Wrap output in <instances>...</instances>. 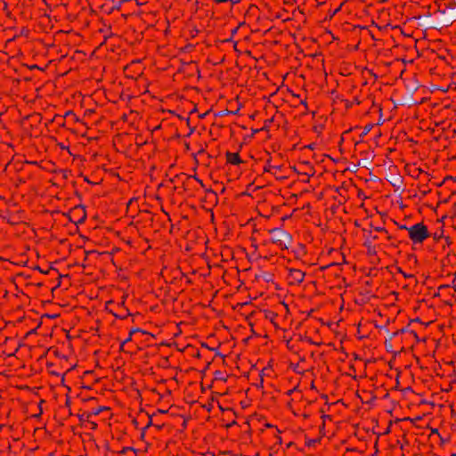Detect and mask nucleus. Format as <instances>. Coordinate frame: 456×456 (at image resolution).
Masks as SVG:
<instances>
[{"mask_svg":"<svg viewBox=\"0 0 456 456\" xmlns=\"http://www.w3.org/2000/svg\"><path fill=\"white\" fill-rule=\"evenodd\" d=\"M408 233L413 244H422L427 239L431 237V232L423 222L417 223L409 227Z\"/></svg>","mask_w":456,"mask_h":456,"instance_id":"obj_1","label":"nucleus"},{"mask_svg":"<svg viewBox=\"0 0 456 456\" xmlns=\"http://www.w3.org/2000/svg\"><path fill=\"white\" fill-rule=\"evenodd\" d=\"M269 233L273 234L270 239L271 243L276 244L281 250L289 249L293 241L292 235L281 228L271 229Z\"/></svg>","mask_w":456,"mask_h":456,"instance_id":"obj_2","label":"nucleus"},{"mask_svg":"<svg viewBox=\"0 0 456 456\" xmlns=\"http://www.w3.org/2000/svg\"><path fill=\"white\" fill-rule=\"evenodd\" d=\"M434 13L440 14L438 20L432 23V28H437L439 27L440 28H443V27L448 28L456 20V12H455L451 11V13H449V12L446 13L445 10H443V11L440 10L439 5H438V9Z\"/></svg>","mask_w":456,"mask_h":456,"instance_id":"obj_3","label":"nucleus"},{"mask_svg":"<svg viewBox=\"0 0 456 456\" xmlns=\"http://www.w3.org/2000/svg\"><path fill=\"white\" fill-rule=\"evenodd\" d=\"M66 216L69 217V220L75 224H83L86 220V207L83 205L75 206Z\"/></svg>","mask_w":456,"mask_h":456,"instance_id":"obj_4","label":"nucleus"},{"mask_svg":"<svg viewBox=\"0 0 456 456\" xmlns=\"http://www.w3.org/2000/svg\"><path fill=\"white\" fill-rule=\"evenodd\" d=\"M105 309L111 314L116 319L125 320L132 314L127 308H122V306H117L113 300L106 302Z\"/></svg>","mask_w":456,"mask_h":456,"instance_id":"obj_5","label":"nucleus"},{"mask_svg":"<svg viewBox=\"0 0 456 456\" xmlns=\"http://www.w3.org/2000/svg\"><path fill=\"white\" fill-rule=\"evenodd\" d=\"M180 179H183L182 183L184 191H189V184L192 183V180H195L202 188H205L203 181L200 178H199L196 175H191L185 173H181L179 175H176L174 178L170 179V182L175 183V180Z\"/></svg>","mask_w":456,"mask_h":456,"instance_id":"obj_6","label":"nucleus"},{"mask_svg":"<svg viewBox=\"0 0 456 456\" xmlns=\"http://www.w3.org/2000/svg\"><path fill=\"white\" fill-rule=\"evenodd\" d=\"M301 169H297L296 167H293L294 172L299 175H306L307 179L305 181V183L309 182V178L314 176L315 174L314 167L309 162H303L300 164Z\"/></svg>","mask_w":456,"mask_h":456,"instance_id":"obj_7","label":"nucleus"},{"mask_svg":"<svg viewBox=\"0 0 456 456\" xmlns=\"http://www.w3.org/2000/svg\"><path fill=\"white\" fill-rule=\"evenodd\" d=\"M245 20L252 21L260 18V9L257 5L250 4L244 14Z\"/></svg>","mask_w":456,"mask_h":456,"instance_id":"obj_8","label":"nucleus"},{"mask_svg":"<svg viewBox=\"0 0 456 456\" xmlns=\"http://www.w3.org/2000/svg\"><path fill=\"white\" fill-rule=\"evenodd\" d=\"M289 276L293 280L295 283L299 285L304 281L305 273L299 269L289 268Z\"/></svg>","mask_w":456,"mask_h":456,"instance_id":"obj_9","label":"nucleus"},{"mask_svg":"<svg viewBox=\"0 0 456 456\" xmlns=\"http://www.w3.org/2000/svg\"><path fill=\"white\" fill-rule=\"evenodd\" d=\"M225 158H226V162L231 165L238 166V165L243 163V160L240 159L239 152L226 151Z\"/></svg>","mask_w":456,"mask_h":456,"instance_id":"obj_10","label":"nucleus"},{"mask_svg":"<svg viewBox=\"0 0 456 456\" xmlns=\"http://www.w3.org/2000/svg\"><path fill=\"white\" fill-rule=\"evenodd\" d=\"M54 119H61L64 121H68L69 123H76L78 121V118L72 110L66 111L63 116L57 114L54 116Z\"/></svg>","mask_w":456,"mask_h":456,"instance_id":"obj_11","label":"nucleus"},{"mask_svg":"<svg viewBox=\"0 0 456 456\" xmlns=\"http://www.w3.org/2000/svg\"><path fill=\"white\" fill-rule=\"evenodd\" d=\"M393 338H391V334L389 335V337L387 338H386L385 343H384L385 344V348H386L387 352L392 353L395 355H396L401 351H403V346L401 347L400 351H395L393 349V344H392V339Z\"/></svg>","mask_w":456,"mask_h":456,"instance_id":"obj_12","label":"nucleus"},{"mask_svg":"<svg viewBox=\"0 0 456 456\" xmlns=\"http://www.w3.org/2000/svg\"><path fill=\"white\" fill-rule=\"evenodd\" d=\"M77 417L79 420L80 426H83L86 422H91V418L93 417L90 412H78Z\"/></svg>","mask_w":456,"mask_h":456,"instance_id":"obj_13","label":"nucleus"},{"mask_svg":"<svg viewBox=\"0 0 456 456\" xmlns=\"http://www.w3.org/2000/svg\"><path fill=\"white\" fill-rule=\"evenodd\" d=\"M205 193H206L205 197L207 200H208L209 201L214 202L216 204L218 202L217 193L214 190H212L211 188L206 189Z\"/></svg>","mask_w":456,"mask_h":456,"instance_id":"obj_14","label":"nucleus"},{"mask_svg":"<svg viewBox=\"0 0 456 456\" xmlns=\"http://www.w3.org/2000/svg\"><path fill=\"white\" fill-rule=\"evenodd\" d=\"M363 246L366 248L367 249V255L368 256H377V250H376V248L375 246H373L371 244V242L369 240H366L364 242H363Z\"/></svg>","mask_w":456,"mask_h":456,"instance_id":"obj_15","label":"nucleus"},{"mask_svg":"<svg viewBox=\"0 0 456 456\" xmlns=\"http://www.w3.org/2000/svg\"><path fill=\"white\" fill-rule=\"evenodd\" d=\"M444 226H441L436 232L431 233V237L433 238L435 242H438L442 238L444 237Z\"/></svg>","mask_w":456,"mask_h":456,"instance_id":"obj_16","label":"nucleus"},{"mask_svg":"<svg viewBox=\"0 0 456 456\" xmlns=\"http://www.w3.org/2000/svg\"><path fill=\"white\" fill-rule=\"evenodd\" d=\"M272 158L270 157L265 163V166L264 167V172H271L272 169L281 170V166H272L271 165Z\"/></svg>","mask_w":456,"mask_h":456,"instance_id":"obj_17","label":"nucleus"},{"mask_svg":"<svg viewBox=\"0 0 456 456\" xmlns=\"http://www.w3.org/2000/svg\"><path fill=\"white\" fill-rule=\"evenodd\" d=\"M228 377H229V375L224 374L221 370H216L214 372L215 380H221V381L226 382L228 379Z\"/></svg>","mask_w":456,"mask_h":456,"instance_id":"obj_18","label":"nucleus"},{"mask_svg":"<svg viewBox=\"0 0 456 456\" xmlns=\"http://www.w3.org/2000/svg\"><path fill=\"white\" fill-rule=\"evenodd\" d=\"M155 415H156V413H153L152 415H149V414H148L149 421H148V423L146 424V426H145V427H143V428H142V433H141V438H142H142L144 437V436H145V431H146V429H148L150 427H151V426H153V425H154V423L152 422V418H153V416H155Z\"/></svg>","mask_w":456,"mask_h":456,"instance_id":"obj_19","label":"nucleus"},{"mask_svg":"<svg viewBox=\"0 0 456 456\" xmlns=\"http://www.w3.org/2000/svg\"><path fill=\"white\" fill-rule=\"evenodd\" d=\"M244 24H245V21L240 22V23L239 24V26H238V27H236V28H232V29L231 30V37H230L221 39L220 41H221L222 43H227V42H231V41H232V37L237 33V31H238L239 28H240V26L244 25Z\"/></svg>","mask_w":456,"mask_h":456,"instance_id":"obj_20","label":"nucleus"},{"mask_svg":"<svg viewBox=\"0 0 456 456\" xmlns=\"http://www.w3.org/2000/svg\"><path fill=\"white\" fill-rule=\"evenodd\" d=\"M409 327H410V326H408V324H407L405 327H403V328H402V329H400V330H397L396 331H395V332H393V333L391 334V338H396V337H397V336H399L400 334H404V333H407V332H409V333L411 334V330H410V328H409Z\"/></svg>","mask_w":456,"mask_h":456,"instance_id":"obj_21","label":"nucleus"},{"mask_svg":"<svg viewBox=\"0 0 456 456\" xmlns=\"http://www.w3.org/2000/svg\"><path fill=\"white\" fill-rule=\"evenodd\" d=\"M110 408L108 406H99L97 408H94L92 410V411H90V413L92 414V416H96L104 411H110Z\"/></svg>","mask_w":456,"mask_h":456,"instance_id":"obj_22","label":"nucleus"},{"mask_svg":"<svg viewBox=\"0 0 456 456\" xmlns=\"http://www.w3.org/2000/svg\"><path fill=\"white\" fill-rule=\"evenodd\" d=\"M374 124L369 123L363 128L362 133L360 134V138L362 139L365 135H367L370 130L373 128Z\"/></svg>","mask_w":456,"mask_h":456,"instance_id":"obj_23","label":"nucleus"},{"mask_svg":"<svg viewBox=\"0 0 456 456\" xmlns=\"http://www.w3.org/2000/svg\"><path fill=\"white\" fill-rule=\"evenodd\" d=\"M135 333H139V328H132L129 330L128 337L123 341L125 344L132 341L133 335Z\"/></svg>","mask_w":456,"mask_h":456,"instance_id":"obj_24","label":"nucleus"},{"mask_svg":"<svg viewBox=\"0 0 456 456\" xmlns=\"http://www.w3.org/2000/svg\"><path fill=\"white\" fill-rule=\"evenodd\" d=\"M265 316L266 319H269L272 322H273V320L278 316L276 313L271 310H265Z\"/></svg>","mask_w":456,"mask_h":456,"instance_id":"obj_25","label":"nucleus"},{"mask_svg":"<svg viewBox=\"0 0 456 456\" xmlns=\"http://www.w3.org/2000/svg\"><path fill=\"white\" fill-rule=\"evenodd\" d=\"M321 440H322L321 437L314 438V439H306L305 445L308 447L314 446L316 444H320Z\"/></svg>","mask_w":456,"mask_h":456,"instance_id":"obj_26","label":"nucleus"},{"mask_svg":"<svg viewBox=\"0 0 456 456\" xmlns=\"http://www.w3.org/2000/svg\"><path fill=\"white\" fill-rule=\"evenodd\" d=\"M239 111V110H235V111H232V110H229L227 109L224 110H221L219 111L217 114H216V116L218 117H224V116H226V115H234L236 114L237 112Z\"/></svg>","mask_w":456,"mask_h":456,"instance_id":"obj_27","label":"nucleus"},{"mask_svg":"<svg viewBox=\"0 0 456 456\" xmlns=\"http://www.w3.org/2000/svg\"><path fill=\"white\" fill-rule=\"evenodd\" d=\"M127 452H134V453H136L137 450L134 449V447L127 446V447H123L122 450L118 452V453L120 455H123V454H126Z\"/></svg>","mask_w":456,"mask_h":456,"instance_id":"obj_28","label":"nucleus"},{"mask_svg":"<svg viewBox=\"0 0 456 456\" xmlns=\"http://www.w3.org/2000/svg\"><path fill=\"white\" fill-rule=\"evenodd\" d=\"M42 325V321H40L37 324V326L30 330H28L25 336H24V338H27L28 336L30 335H33V334H37V329L40 328V326Z\"/></svg>","mask_w":456,"mask_h":456,"instance_id":"obj_29","label":"nucleus"},{"mask_svg":"<svg viewBox=\"0 0 456 456\" xmlns=\"http://www.w3.org/2000/svg\"><path fill=\"white\" fill-rule=\"evenodd\" d=\"M211 1L216 4H226L228 2H232L233 4H237L240 3L242 0H236V1H233V0H211Z\"/></svg>","mask_w":456,"mask_h":456,"instance_id":"obj_30","label":"nucleus"},{"mask_svg":"<svg viewBox=\"0 0 456 456\" xmlns=\"http://www.w3.org/2000/svg\"><path fill=\"white\" fill-rule=\"evenodd\" d=\"M195 48V45L192 44H187L184 47L181 49L183 53H191Z\"/></svg>","mask_w":456,"mask_h":456,"instance_id":"obj_31","label":"nucleus"},{"mask_svg":"<svg viewBox=\"0 0 456 456\" xmlns=\"http://www.w3.org/2000/svg\"><path fill=\"white\" fill-rule=\"evenodd\" d=\"M213 402H214V398L212 397L210 399V401L207 403V404H204L202 405V407L207 410L208 412H210L213 409Z\"/></svg>","mask_w":456,"mask_h":456,"instance_id":"obj_32","label":"nucleus"},{"mask_svg":"<svg viewBox=\"0 0 456 456\" xmlns=\"http://www.w3.org/2000/svg\"><path fill=\"white\" fill-rule=\"evenodd\" d=\"M422 418L420 416L419 417H416L415 419H411L410 417H407V418H404V419H397L395 421L398 422V421H411V422H415L416 420H420Z\"/></svg>","mask_w":456,"mask_h":456,"instance_id":"obj_33","label":"nucleus"},{"mask_svg":"<svg viewBox=\"0 0 456 456\" xmlns=\"http://www.w3.org/2000/svg\"><path fill=\"white\" fill-rule=\"evenodd\" d=\"M58 317H60V314H44L41 316V319H44V318H48V319H57Z\"/></svg>","mask_w":456,"mask_h":456,"instance_id":"obj_34","label":"nucleus"},{"mask_svg":"<svg viewBox=\"0 0 456 456\" xmlns=\"http://www.w3.org/2000/svg\"><path fill=\"white\" fill-rule=\"evenodd\" d=\"M396 272H397L398 273L403 274V276L404 278H406V279H407V278H411V277H413V275H412V274H408V273H404V272L403 271V269H402L401 267H399V266H397V267H396Z\"/></svg>","mask_w":456,"mask_h":456,"instance_id":"obj_35","label":"nucleus"},{"mask_svg":"<svg viewBox=\"0 0 456 456\" xmlns=\"http://www.w3.org/2000/svg\"><path fill=\"white\" fill-rule=\"evenodd\" d=\"M186 124L189 127V133L186 136H190L192 133H194L195 131V126H191V124H190V118H186Z\"/></svg>","mask_w":456,"mask_h":456,"instance_id":"obj_36","label":"nucleus"},{"mask_svg":"<svg viewBox=\"0 0 456 456\" xmlns=\"http://www.w3.org/2000/svg\"><path fill=\"white\" fill-rule=\"evenodd\" d=\"M35 269H36V270H37V271H39L41 273H45V274H48V273H49V272H50L51 270H54V271H56V272H57V270H56V269H54V268H53V267H52V266H51L48 270H46V271L43 270V268H41V267H40V266H38V265H37V266L35 267Z\"/></svg>","mask_w":456,"mask_h":456,"instance_id":"obj_37","label":"nucleus"},{"mask_svg":"<svg viewBox=\"0 0 456 456\" xmlns=\"http://www.w3.org/2000/svg\"><path fill=\"white\" fill-rule=\"evenodd\" d=\"M447 181H453L454 183H456V177H453L452 175H446L444 178L443 182L441 183L437 184V186H441L443 183H444Z\"/></svg>","mask_w":456,"mask_h":456,"instance_id":"obj_38","label":"nucleus"},{"mask_svg":"<svg viewBox=\"0 0 456 456\" xmlns=\"http://www.w3.org/2000/svg\"><path fill=\"white\" fill-rule=\"evenodd\" d=\"M320 437L322 438L325 436V422L322 421V425L319 427Z\"/></svg>","mask_w":456,"mask_h":456,"instance_id":"obj_39","label":"nucleus"},{"mask_svg":"<svg viewBox=\"0 0 456 456\" xmlns=\"http://www.w3.org/2000/svg\"><path fill=\"white\" fill-rule=\"evenodd\" d=\"M412 322H419V323L424 324V322L419 317H417L415 319H411L408 322V326H410ZM428 324H429V322L425 323L426 326H428Z\"/></svg>","mask_w":456,"mask_h":456,"instance_id":"obj_40","label":"nucleus"},{"mask_svg":"<svg viewBox=\"0 0 456 456\" xmlns=\"http://www.w3.org/2000/svg\"><path fill=\"white\" fill-rule=\"evenodd\" d=\"M273 121V119H266L265 121L264 126L261 127V131H268L269 130V124Z\"/></svg>","mask_w":456,"mask_h":456,"instance_id":"obj_41","label":"nucleus"},{"mask_svg":"<svg viewBox=\"0 0 456 456\" xmlns=\"http://www.w3.org/2000/svg\"><path fill=\"white\" fill-rule=\"evenodd\" d=\"M392 424H393V421L390 420L389 423H388V426L387 428H385V431L382 433V434H379V436L380 435H388L390 432H391V427H392Z\"/></svg>","mask_w":456,"mask_h":456,"instance_id":"obj_42","label":"nucleus"},{"mask_svg":"<svg viewBox=\"0 0 456 456\" xmlns=\"http://www.w3.org/2000/svg\"><path fill=\"white\" fill-rule=\"evenodd\" d=\"M71 401L69 396L67 395L66 401H65V406L70 409ZM69 414L72 415L71 410H69Z\"/></svg>","mask_w":456,"mask_h":456,"instance_id":"obj_43","label":"nucleus"},{"mask_svg":"<svg viewBox=\"0 0 456 456\" xmlns=\"http://www.w3.org/2000/svg\"><path fill=\"white\" fill-rule=\"evenodd\" d=\"M432 12H431V5H428L427 7V11L425 12V13L423 14V17L424 18H430L432 16Z\"/></svg>","mask_w":456,"mask_h":456,"instance_id":"obj_44","label":"nucleus"},{"mask_svg":"<svg viewBox=\"0 0 456 456\" xmlns=\"http://www.w3.org/2000/svg\"><path fill=\"white\" fill-rule=\"evenodd\" d=\"M267 369L265 368L262 370L261 373H260V383H258V385H256V387H263V385H264V378H263V373L265 370H266Z\"/></svg>","mask_w":456,"mask_h":456,"instance_id":"obj_45","label":"nucleus"},{"mask_svg":"<svg viewBox=\"0 0 456 456\" xmlns=\"http://www.w3.org/2000/svg\"><path fill=\"white\" fill-rule=\"evenodd\" d=\"M411 334L413 336L416 343H419L421 341V339L419 338V336L415 330H411Z\"/></svg>","mask_w":456,"mask_h":456,"instance_id":"obj_46","label":"nucleus"},{"mask_svg":"<svg viewBox=\"0 0 456 456\" xmlns=\"http://www.w3.org/2000/svg\"><path fill=\"white\" fill-rule=\"evenodd\" d=\"M22 346L21 343L19 344L18 347L12 352V353H9V354H6V356L7 357H12V356H15L16 353L18 352L19 348Z\"/></svg>","mask_w":456,"mask_h":456,"instance_id":"obj_47","label":"nucleus"},{"mask_svg":"<svg viewBox=\"0 0 456 456\" xmlns=\"http://www.w3.org/2000/svg\"><path fill=\"white\" fill-rule=\"evenodd\" d=\"M374 229H375V231L379 232H385L386 234L388 233L387 230L381 226L374 227Z\"/></svg>","mask_w":456,"mask_h":456,"instance_id":"obj_48","label":"nucleus"},{"mask_svg":"<svg viewBox=\"0 0 456 456\" xmlns=\"http://www.w3.org/2000/svg\"><path fill=\"white\" fill-rule=\"evenodd\" d=\"M200 30L194 28L190 31L191 37H195L199 34Z\"/></svg>","mask_w":456,"mask_h":456,"instance_id":"obj_49","label":"nucleus"},{"mask_svg":"<svg viewBox=\"0 0 456 456\" xmlns=\"http://www.w3.org/2000/svg\"><path fill=\"white\" fill-rule=\"evenodd\" d=\"M297 388H298V386H296L294 388L288 390V391L286 392V395H287L288 396H290V395H291L295 391H297Z\"/></svg>","mask_w":456,"mask_h":456,"instance_id":"obj_50","label":"nucleus"},{"mask_svg":"<svg viewBox=\"0 0 456 456\" xmlns=\"http://www.w3.org/2000/svg\"><path fill=\"white\" fill-rule=\"evenodd\" d=\"M132 317V322H136V317H141V314L140 313H135V314H132V315H130Z\"/></svg>","mask_w":456,"mask_h":456,"instance_id":"obj_51","label":"nucleus"},{"mask_svg":"<svg viewBox=\"0 0 456 456\" xmlns=\"http://www.w3.org/2000/svg\"><path fill=\"white\" fill-rule=\"evenodd\" d=\"M126 297H123V300L120 303L116 304L117 306H122V308H126Z\"/></svg>","mask_w":456,"mask_h":456,"instance_id":"obj_52","label":"nucleus"},{"mask_svg":"<svg viewBox=\"0 0 456 456\" xmlns=\"http://www.w3.org/2000/svg\"><path fill=\"white\" fill-rule=\"evenodd\" d=\"M91 425L92 430H96L98 428V425L95 421L91 420V422H88Z\"/></svg>","mask_w":456,"mask_h":456,"instance_id":"obj_53","label":"nucleus"},{"mask_svg":"<svg viewBox=\"0 0 456 456\" xmlns=\"http://www.w3.org/2000/svg\"><path fill=\"white\" fill-rule=\"evenodd\" d=\"M261 131V128H252L251 129V135L250 137H254L255 134H256L257 133H259Z\"/></svg>","mask_w":456,"mask_h":456,"instance_id":"obj_54","label":"nucleus"},{"mask_svg":"<svg viewBox=\"0 0 456 456\" xmlns=\"http://www.w3.org/2000/svg\"><path fill=\"white\" fill-rule=\"evenodd\" d=\"M5 220H6V222H7L8 224H10L11 225H15V224H19V222H18V221H13V218H7V217H6V219H5Z\"/></svg>","mask_w":456,"mask_h":456,"instance_id":"obj_55","label":"nucleus"},{"mask_svg":"<svg viewBox=\"0 0 456 456\" xmlns=\"http://www.w3.org/2000/svg\"><path fill=\"white\" fill-rule=\"evenodd\" d=\"M394 222L398 226V228L400 230H407L408 231L409 227H407L405 224H399L397 222H395V221H394Z\"/></svg>","mask_w":456,"mask_h":456,"instance_id":"obj_56","label":"nucleus"},{"mask_svg":"<svg viewBox=\"0 0 456 456\" xmlns=\"http://www.w3.org/2000/svg\"><path fill=\"white\" fill-rule=\"evenodd\" d=\"M139 332L142 333V334H146V335H149L151 336V338H155V335H153L152 333H150V332H147L145 330H143L142 329L139 328Z\"/></svg>","mask_w":456,"mask_h":456,"instance_id":"obj_57","label":"nucleus"},{"mask_svg":"<svg viewBox=\"0 0 456 456\" xmlns=\"http://www.w3.org/2000/svg\"><path fill=\"white\" fill-rule=\"evenodd\" d=\"M444 238L446 246L449 247L452 243L451 238L449 236H446V237L444 236Z\"/></svg>","mask_w":456,"mask_h":456,"instance_id":"obj_58","label":"nucleus"},{"mask_svg":"<svg viewBox=\"0 0 456 456\" xmlns=\"http://www.w3.org/2000/svg\"><path fill=\"white\" fill-rule=\"evenodd\" d=\"M338 265V264H337V263H330V264H329V265H327L322 266L320 269H321L322 271H323V270H326V269H328L329 267L333 266V265Z\"/></svg>","mask_w":456,"mask_h":456,"instance_id":"obj_59","label":"nucleus"},{"mask_svg":"<svg viewBox=\"0 0 456 456\" xmlns=\"http://www.w3.org/2000/svg\"><path fill=\"white\" fill-rule=\"evenodd\" d=\"M264 276H265V280L266 281H269L272 279L273 274L268 273H265Z\"/></svg>","mask_w":456,"mask_h":456,"instance_id":"obj_60","label":"nucleus"},{"mask_svg":"<svg viewBox=\"0 0 456 456\" xmlns=\"http://www.w3.org/2000/svg\"><path fill=\"white\" fill-rule=\"evenodd\" d=\"M165 424L164 423H161V424H154L153 427L157 428V430H161L163 428H164Z\"/></svg>","mask_w":456,"mask_h":456,"instance_id":"obj_61","label":"nucleus"},{"mask_svg":"<svg viewBox=\"0 0 456 456\" xmlns=\"http://www.w3.org/2000/svg\"><path fill=\"white\" fill-rule=\"evenodd\" d=\"M447 217L446 215L443 216L440 219H437V222L438 223H441L442 224V226L444 227V219Z\"/></svg>","mask_w":456,"mask_h":456,"instance_id":"obj_62","label":"nucleus"},{"mask_svg":"<svg viewBox=\"0 0 456 456\" xmlns=\"http://www.w3.org/2000/svg\"><path fill=\"white\" fill-rule=\"evenodd\" d=\"M200 345H201V346H202V347H205V348H207V349H208V350H210V351H213V350H214V348H212V347L208 346V345L207 343H205V342H201V344H200Z\"/></svg>","mask_w":456,"mask_h":456,"instance_id":"obj_63","label":"nucleus"},{"mask_svg":"<svg viewBox=\"0 0 456 456\" xmlns=\"http://www.w3.org/2000/svg\"><path fill=\"white\" fill-rule=\"evenodd\" d=\"M53 121H57L59 123V125L61 126H64L65 123L67 122V121H64V120H61V119H54V118L53 119Z\"/></svg>","mask_w":456,"mask_h":456,"instance_id":"obj_64","label":"nucleus"}]
</instances>
